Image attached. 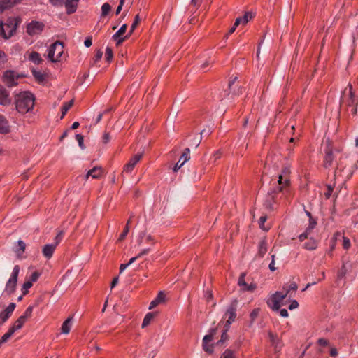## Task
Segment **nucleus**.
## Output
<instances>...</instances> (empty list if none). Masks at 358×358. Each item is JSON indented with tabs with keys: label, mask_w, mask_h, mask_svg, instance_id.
<instances>
[{
	"label": "nucleus",
	"mask_w": 358,
	"mask_h": 358,
	"mask_svg": "<svg viewBox=\"0 0 358 358\" xmlns=\"http://www.w3.org/2000/svg\"><path fill=\"white\" fill-rule=\"evenodd\" d=\"M350 246V240L349 238H348L347 237H345L343 236V248L345 249H348Z\"/></svg>",
	"instance_id": "obj_55"
},
{
	"label": "nucleus",
	"mask_w": 358,
	"mask_h": 358,
	"mask_svg": "<svg viewBox=\"0 0 358 358\" xmlns=\"http://www.w3.org/2000/svg\"><path fill=\"white\" fill-rule=\"evenodd\" d=\"M10 102L8 92L4 87H0V105L6 106Z\"/></svg>",
	"instance_id": "obj_22"
},
{
	"label": "nucleus",
	"mask_w": 358,
	"mask_h": 358,
	"mask_svg": "<svg viewBox=\"0 0 358 358\" xmlns=\"http://www.w3.org/2000/svg\"><path fill=\"white\" fill-rule=\"evenodd\" d=\"M10 131V125L6 118L0 114V134H6Z\"/></svg>",
	"instance_id": "obj_23"
},
{
	"label": "nucleus",
	"mask_w": 358,
	"mask_h": 358,
	"mask_svg": "<svg viewBox=\"0 0 358 358\" xmlns=\"http://www.w3.org/2000/svg\"><path fill=\"white\" fill-rule=\"evenodd\" d=\"M348 87H349V98L352 99V103H355V92H353L352 86L350 83L348 85Z\"/></svg>",
	"instance_id": "obj_46"
},
{
	"label": "nucleus",
	"mask_w": 358,
	"mask_h": 358,
	"mask_svg": "<svg viewBox=\"0 0 358 358\" xmlns=\"http://www.w3.org/2000/svg\"><path fill=\"white\" fill-rule=\"evenodd\" d=\"M216 332L217 329L215 328L211 329L209 331V334L206 335L203 338V349L204 351L209 354H212L213 352L214 346L213 345H209V343L213 341V336Z\"/></svg>",
	"instance_id": "obj_10"
},
{
	"label": "nucleus",
	"mask_w": 358,
	"mask_h": 358,
	"mask_svg": "<svg viewBox=\"0 0 358 358\" xmlns=\"http://www.w3.org/2000/svg\"><path fill=\"white\" fill-rule=\"evenodd\" d=\"M229 329L227 327H224V330L221 336V338L220 341H218L217 344L224 342L228 338V336L227 334V331Z\"/></svg>",
	"instance_id": "obj_50"
},
{
	"label": "nucleus",
	"mask_w": 358,
	"mask_h": 358,
	"mask_svg": "<svg viewBox=\"0 0 358 358\" xmlns=\"http://www.w3.org/2000/svg\"><path fill=\"white\" fill-rule=\"evenodd\" d=\"M76 138L78 141V145L81 149H85V146L84 145V138L81 134H76Z\"/></svg>",
	"instance_id": "obj_43"
},
{
	"label": "nucleus",
	"mask_w": 358,
	"mask_h": 358,
	"mask_svg": "<svg viewBox=\"0 0 358 358\" xmlns=\"http://www.w3.org/2000/svg\"><path fill=\"white\" fill-rule=\"evenodd\" d=\"M26 322V320L24 317L21 316L18 317V319L15 322L13 325L10 327V329H13L14 331L20 329L24 324Z\"/></svg>",
	"instance_id": "obj_30"
},
{
	"label": "nucleus",
	"mask_w": 358,
	"mask_h": 358,
	"mask_svg": "<svg viewBox=\"0 0 358 358\" xmlns=\"http://www.w3.org/2000/svg\"><path fill=\"white\" fill-rule=\"evenodd\" d=\"M8 2V0H0V13H3L6 9L9 8Z\"/></svg>",
	"instance_id": "obj_45"
},
{
	"label": "nucleus",
	"mask_w": 358,
	"mask_h": 358,
	"mask_svg": "<svg viewBox=\"0 0 358 358\" xmlns=\"http://www.w3.org/2000/svg\"><path fill=\"white\" fill-rule=\"evenodd\" d=\"M84 44L87 47V48H89L92 45V38L91 37H88L87 38L85 41H84Z\"/></svg>",
	"instance_id": "obj_62"
},
{
	"label": "nucleus",
	"mask_w": 358,
	"mask_h": 358,
	"mask_svg": "<svg viewBox=\"0 0 358 358\" xmlns=\"http://www.w3.org/2000/svg\"><path fill=\"white\" fill-rule=\"evenodd\" d=\"M17 246L19 247V248L15 250V253L18 258H22V255L24 253L26 248V243L22 240H19L17 241Z\"/></svg>",
	"instance_id": "obj_29"
},
{
	"label": "nucleus",
	"mask_w": 358,
	"mask_h": 358,
	"mask_svg": "<svg viewBox=\"0 0 358 358\" xmlns=\"http://www.w3.org/2000/svg\"><path fill=\"white\" fill-rule=\"evenodd\" d=\"M317 243L314 239H310L304 244V248L308 250H313L317 248Z\"/></svg>",
	"instance_id": "obj_32"
},
{
	"label": "nucleus",
	"mask_w": 358,
	"mask_h": 358,
	"mask_svg": "<svg viewBox=\"0 0 358 358\" xmlns=\"http://www.w3.org/2000/svg\"><path fill=\"white\" fill-rule=\"evenodd\" d=\"M50 3L54 6H62L64 4V0H49Z\"/></svg>",
	"instance_id": "obj_52"
},
{
	"label": "nucleus",
	"mask_w": 358,
	"mask_h": 358,
	"mask_svg": "<svg viewBox=\"0 0 358 358\" xmlns=\"http://www.w3.org/2000/svg\"><path fill=\"white\" fill-rule=\"evenodd\" d=\"M259 312H260V309L259 308H255L250 313V319H251V323H252L256 320V318L257 317V316L259 314Z\"/></svg>",
	"instance_id": "obj_42"
},
{
	"label": "nucleus",
	"mask_w": 358,
	"mask_h": 358,
	"mask_svg": "<svg viewBox=\"0 0 358 358\" xmlns=\"http://www.w3.org/2000/svg\"><path fill=\"white\" fill-rule=\"evenodd\" d=\"M298 286L295 282H292L289 285L283 286L282 292H276L267 301V304L273 311H277L280 308L281 301L285 299L291 291H296Z\"/></svg>",
	"instance_id": "obj_2"
},
{
	"label": "nucleus",
	"mask_w": 358,
	"mask_h": 358,
	"mask_svg": "<svg viewBox=\"0 0 358 358\" xmlns=\"http://www.w3.org/2000/svg\"><path fill=\"white\" fill-rule=\"evenodd\" d=\"M225 317H228L224 327H227L229 329L230 324L235 321L236 317V308L234 304H231L227 310L225 314Z\"/></svg>",
	"instance_id": "obj_13"
},
{
	"label": "nucleus",
	"mask_w": 358,
	"mask_h": 358,
	"mask_svg": "<svg viewBox=\"0 0 358 358\" xmlns=\"http://www.w3.org/2000/svg\"><path fill=\"white\" fill-rule=\"evenodd\" d=\"M14 333L15 331L13 329L10 328L8 331L0 339V343L2 345L3 343L7 342Z\"/></svg>",
	"instance_id": "obj_35"
},
{
	"label": "nucleus",
	"mask_w": 358,
	"mask_h": 358,
	"mask_svg": "<svg viewBox=\"0 0 358 358\" xmlns=\"http://www.w3.org/2000/svg\"><path fill=\"white\" fill-rule=\"evenodd\" d=\"M201 136L200 137H195L193 138L191 141V146H194V148H197L201 142Z\"/></svg>",
	"instance_id": "obj_47"
},
{
	"label": "nucleus",
	"mask_w": 358,
	"mask_h": 358,
	"mask_svg": "<svg viewBox=\"0 0 358 358\" xmlns=\"http://www.w3.org/2000/svg\"><path fill=\"white\" fill-rule=\"evenodd\" d=\"M80 0H64V4L68 15L74 13L78 8Z\"/></svg>",
	"instance_id": "obj_18"
},
{
	"label": "nucleus",
	"mask_w": 358,
	"mask_h": 358,
	"mask_svg": "<svg viewBox=\"0 0 358 358\" xmlns=\"http://www.w3.org/2000/svg\"><path fill=\"white\" fill-rule=\"evenodd\" d=\"M278 311H279L281 317H287L289 316V313L286 309H279Z\"/></svg>",
	"instance_id": "obj_61"
},
{
	"label": "nucleus",
	"mask_w": 358,
	"mask_h": 358,
	"mask_svg": "<svg viewBox=\"0 0 358 358\" xmlns=\"http://www.w3.org/2000/svg\"><path fill=\"white\" fill-rule=\"evenodd\" d=\"M35 96L29 92L24 91L15 94L14 103L16 110L20 114L31 111L34 106Z\"/></svg>",
	"instance_id": "obj_1"
},
{
	"label": "nucleus",
	"mask_w": 358,
	"mask_h": 358,
	"mask_svg": "<svg viewBox=\"0 0 358 358\" xmlns=\"http://www.w3.org/2000/svg\"><path fill=\"white\" fill-rule=\"evenodd\" d=\"M154 313H148L145 316L143 323H142V328L146 327L151 322V320L154 318Z\"/></svg>",
	"instance_id": "obj_33"
},
{
	"label": "nucleus",
	"mask_w": 358,
	"mask_h": 358,
	"mask_svg": "<svg viewBox=\"0 0 358 358\" xmlns=\"http://www.w3.org/2000/svg\"><path fill=\"white\" fill-rule=\"evenodd\" d=\"M141 21V18H140V16L138 14H137L135 17H134V22L132 23L131 26V28H130V30L129 31V36L133 34V32L134 31V30L136 29V27L138 26V24H139Z\"/></svg>",
	"instance_id": "obj_34"
},
{
	"label": "nucleus",
	"mask_w": 358,
	"mask_h": 358,
	"mask_svg": "<svg viewBox=\"0 0 358 358\" xmlns=\"http://www.w3.org/2000/svg\"><path fill=\"white\" fill-rule=\"evenodd\" d=\"M334 160V155L330 148L327 147L325 150V156L324 158V166L328 168L331 166Z\"/></svg>",
	"instance_id": "obj_24"
},
{
	"label": "nucleus",
	"mask_w": 358,
	"mask_h": 358,
	"mask_svg": "<svg viewBox=\"0 0 358 358\" xmlns=\"http://www.w3.org/2000/svg\"><path fill=\"white\" fill-rule=\"evenodd\" d=\"M19 273L20 266L18 265H15L13 269L10 278L6 282L4 290V292L9 295L14 293V292L15 291Z\"/></svg>",
	"instance_id": "obj_6"
},
{
	"label": "nucleus",
	"mask_w": 358,
	"mask_h": 358,
	"mask_svg": "<svg viewBox=\"0 0 358 358\" xmlns=\"http://www.w3.org/2000/svg\"><path fill=\"white\" fill-rule=\"evenodd\" d=\"M32 285H33V283L31 282H30L29 280L25 282L23 284L22 288L23 294H27L29 289L31 288L32 287Z\"/></svg>",
	"instance_id": "obj_40"
},
{
	"label": "nucleus",
	"mask_w": 358,
	"mask_h": 358,
	"mask_svg": "<svg viewBox=\"0 0 358 358\" xmlns=\"http://www.w3.org/2000/svg\"><path fill=\"white\" fill-rule=\"evenodd\" d=\"M71 322H72V317H68L62 324L61 331L62 333L67 334L69 333L71 330Z\"/></svg>",
	"instance_id": "obj_26"
},
{
	"label": "nucleus",
	"mask_w": 358,
	"mask_h": 358,
	"mask_svg": "<svg viewBox=\"0 0 358 358\" xmlns=\"http://www.w3.org/2000/svg\"><path fill=\"white\" fill-rule=\"evenodd\" d=\"M15 28L13 24V21L4 24L2 21L0 22V33L3 38L8 39L15 31Z\"/></svg>",
	"instance_id": "obj_11"
},
{
	"label": "nucleus",
	"mask_w": 358,
	"mask_h": 358,
	"mask_svg": "<svg viewBox=\"0 0 358 358\" xmlns=\"http://www.w3.org/2000/svg\"><path fill=\"white\" fill-rule=\"evenodd\" d=\"M63 53V43L59 41H57L56 42L52 43L48 48L47 57L52 62H57L62 59Z\"/></svg>",
	"instance_id": "obj_4"
},
{
	"label": "nucleus",
	"mask_w": 358,
	"mask_h": 358,
	"mask_svg": "<svg viewBox=\"0 0 358 358\" xmlns=\"http://www.w3.org/2000/svg\"><path fill=\"white\" fill-rule=\"evenodd\" d=\"M299 307V303L297 302V301L296 300H292L291 301V303L289 306V310H294V309H296Z\"/></svg>",
	"instance_id": "obj_59"
},
{
	"label": "nucleus",
	"mask_w": 358,
	"mask_h": 358,
	"mask_svg": "<svg viewBox=\"0 0 358 358\" xmlns=\"http://www.w3.org/2000/svg\"><path fill=\"white\" fill-rule=\"evenodd\" d=\"M7 55L3 51L0 50V66L5 64L7 62Z\"/></svg>",
	"instance_id": "obj_48"
},
{
	"label": "nucleus",
	"mask_w": 358,
	"mask_h": 358,
	"mask_svg": "<svg viewBox=\"0 0 358 358\" xmlns=\"http://www.w3.org/2000/svg\"><path fill=\"white\" fill-rule=\"evenodd\" d=\"M220 358H235L234 352L230 349H227L221 355Z\"/></svg>",
	"instance_id": "obj_38"
},
{
	"label": "nucleus",
	"mask_w": 358,
	"mask_h": 358,
	"mask_svg": "<svg viewBox=\"0 0 358 358\" xmlns=\"http://www.w3.org/2000/svg\"><path fill=\"white\" fill-rule=\"evenodd\" d=\"M33 312V306H29L22 315H21L22 317H24V319L27 321L28 318L31 317Z\"/></svg>",
	"instance_id": "obj_39"
},
{
	"label": "nucleus",
	"mask_w": 358,
	"mask_h": 358,
	"mask_svg": "<svg viewBox=\"0 0 358 358\" xmlns=\"http://www.w3.org/2000/svg\"><path fill=\"white\" fill-rule=\"evenodd\" d=\"M267 217L266 216H262L259 220V227L264 230V231H268L269 227H266L264 226V223L266 220Z\"/></svg>",
	"instance_id": "obj_41"
},
{
	"label": "nucleus",
	"mask_w": 358,
	"mask_h": 358,
	"mask_svg": "<svg viewBox=\"0 0 358 358\" xmlns=\"http://www.w3.org/2000/svg\"><path fill=\"white\" fill-rule=\"evenodd\" d=\"M102 174V168L101 166H94L87 172L85 179L87 180L90 177H92L94 179H98L101 177Z\"/></svg>",
	"instance_id": "obj_20"
},
{
	"label": "nucleus",
	"mask_w": 358,
	"mask_h": 358,
	"mask_svg": "<svg viewBox=\"0 0 358 358\" xmlns=\"http://www.w3.org/2000/svg\"><path fill=\"white\" fill-rule=\"evenodd\" d=\"M330 355L333 357H336L338 355V350L336 348H331Z\"/></svg>",
	"instance_id": "obj_64"
},
{
	"label": "nucleus",
	"mask_w": 358,
	"mask_h": 358,
	"mask_svg": "<svg viewBox=\"0 0 358 358\" xmlns=\"http://www.w3.org/2000/svg\"><path fill=\"white\" fill-rule=\"evenodd\" d=\"M279 192H282L285 196V199L289 200V195L290 194L289 189H284V186L273 187L268 192V194H266L264 201V206L266 209H275V204L276 203V195Z\"/></svg>",
	"instance_id": "obj_3"
},
{
	"label": "nucleus",
	"mask_w": 358,
	"mask_h": 358,
	"mask_svg": "<svg viewBox=\"0 0 358 358\" xmlns=\"http://www.w3.org/2000/svg\"><path fill=\"white\" fill-rule=\"evenodd\" d=\"M64 231H59L58 234H57L55 242L51 244H45L43 249H42V253L43 255L48 259H50L53 253L57 248V246L59 245V243L61 242L64 237Z\"/></svg>",
	"instance_id": "obj_5"
},
{
	"label": "nucleus",
	"mask_w": 358,
	"mask_h": 358,
	"mask_svg": "<svg viewBox=\"0 0 358 358\" xmlns=\"http://www.w3.org/2000/svg\"><path fill=\"white\" fill-rule=\"evenodd\" d=\"M213 131V129L212 127L208 126L206 128H205L204 129H203L201 132H200V134H201V136L202 135H206V136H208L210 135Z\"/></svg>",
	"instance_id": "obj_53"
},
{
	"label": "nucleus",
	"mask_w": 358,
	"mask_h": 358,
	"mask_svg": "<svg viewBox=\"0 0 358 358\" xmlns=\"http://www.w3.org/2000/svg\"><path fill=\"white\" fill-rule=\"evenodd\" d=\"M102 141L104 144L108 143L110 141V136L109 133L105 132L102 137Z\"/></svg>",
	"instance_id": "obj_57"
},
{
	"label": "nucleus",
	"mask_w": 358,
	"mask_h": 358,
	"mask_svg": "<svg viewBox=\"0 0 358 358\" xmlns=\"http://www.w3.org/2000/svg\"><path fill=\"white\" fill-rule=\"evenodd\" d=\"M103 56V52L100 50H97L94 55V62H99Z\"/></svg>",
	"instance_id": "obj_58"
},
{
	"label": "nucleus",
	"mask_w": 358,
	"mask_h": 358,
	"mask_svg": "<svg viewBox=\"0 0 358 358\" xmlns=\"http://www.w3.org/2000/svg\"><path fill=\"white\" fill-rule=\"evenodd\" d=\"M267 252V243L265 239L262 240L259 243L258 255L264 257Z\"/></svg>",
	"instance_id": "obj_28"
},
{
	"label": "nucleus",
	"mask_w": 358,
	"mask_h": 358,
	"mask_svg": "<svg viewBox=\"0 0 358 358\" xmlns=\"http://www.w3.org/2000/svg\"><path fill=\"white\" fill-rule=\"evenodd\" d=\"M111 10V6L109 3H105L101 6V17L106 16Z\"/></svg>",
	"instance_id": "obj_36"
},
{
	"label": "nucleus",
	"mask_w": 358,
	"mask_h": 358,
	"mask_svg": "<svg viewBox=\"0 0 358 358\" xmlns=\"http://www.w3.org/2000/svg\"><path fill=\"white\" fill-rule=\"evenodd\" d=\"M143 157L142 153H138L130 159L129 162L124 166L123 171L126 173H131L134 169L136 164Z\"/></svg>",
	"instance_id": "obj_16"
},
{
	"label": "nucleus",
	"mask_w": 358,
	"mask_h": 358,
	"mask_svg": "<svg viewBox=\"0 0 358 358\" xmlns=\"http://www.w3.org/2000/svg\"><path fill=\"white\" fill-rule=\"evenodd\" d=\"M44 27L45 25L42 22L31 21L27 25V33L31 36L40 34Z\"/></svg>",
	"instance_id": "obj_9"
},
{
	"label": "nucleus",
	"mask_w": 358,
	"mask_h": 358,
	"mask_svg": "<svg viewBox=\"0 0 358 358\" xmlns=\"http://www.w3.org/2000/svg\"><path fill=\"white\" fill-rule=\"evenodd\" d=\"M19 77V75L15 71L8 70L6 71L3 75V82L8 87H14L17 85V79Z\"/></svg>",
	"instance_id": "obj_8"
},
{
	"label": "nucleus",
	"mask_w": 358,
	"mask_h": 358,
	"mask_svg": "<svg viewBox=\"0 0 358 358\" xmlns=\"http://www.w3.org/2000/svg\"><path fill=\"white\" fill-rule=\"evenodd\" d=\"M29 59L34 62L35 64H39L43 62L40 54L35 51H33L29 54Z\"/></svg>",
	"instance_id": "obj_27"
},
{
	"label": "nucleus",
	"mask_w": 358,
	"mask_h": 358,
	"mask_svg": "<svg viewBox=\"0 0 358 358\" xmlns=\"http://www.w3.org/2000/svg\"><path fill=\"white\" fill-rule=\"evenodd\" d=\"M73 104V100H71L69 102H66L62 107V115L61 119L64 118L68 110L72 107Z\"/></svg>",
	"instance_id": "obj_31"
},
{
	"label": "nucleus",
	"mask_w": 358,
	"mask_h": 358,
	"mask_svg": "<svg viewBox=\"0 0 358 358\" xmlns=\"http://www.w3.org/2000/svg\"><path fill=\"white\" fill-rule=\"evenodd\" d=\"M149 252H150L149 248L143 249L141 252H139L137 255V257L140 258V257H143V255H147Z\"/></svg>",
	"instance_id": "obj_63"
},
{
	"label": "nucleus",
	"mask_w": 358,
	"mask_h": 358,
	"mask_svg": "<svg viewBox=\"0 0 358 358\" xmlns=\"http://www.w3.org/2000/svg\"><path fill=\"white\" fill-rule=\"evenodd\" d=\"M346 272H347V269H346L345 265L343 264L342 266L340 271L338 273V278H342L343 277L345 276V275L346 274Z\"/></svg>",
	"instance_id": "obj_56"
},
{
	"label": "nucleus",
	"mask_w": 358,
	"mask_h": 358,
	"mask_svg": "<svg viewBox=\"0 0 358 358\" xmlns=\"http://www.w3.org/2000/svg\"><path fill=\"white\" fill-rule=\"evenodd\" d=\"M129 232V227L126 226L124 231L122 232V234L120 235L119 241H122L125 238V237L127 236Z\"/></svg>",
	"instance_id": "obj_54"
},
{
	"label": "nucleus",
	"mask_w": 358,
	"mask_h": 358,
	"mask_svg": "<svg viewBox=\"0 0 358 358\" xmlns=\"http://www.w3.org/2000/svg\"><path fill=\"white\" fill-rule=\"evenodd\" d=\"M245 273H242L238 280V285L241 287V290L244 292H253L256 288L257 285L255 283H250L248 285L245 281Z\"/></svg>",
	"instance_id": "obj_15"
},
{
	"label": "nucleus",
	"mask_w": 358,
	"mask_h": 358,
	"mask_svg": "<svg viewBox=\"0 0 358 358\" xmlns=\"http://www.w3.org/2000/svg\"><path fill=\"white\" fill-rule=\"evenodd\" d=\"M39 276L40 273L37 271H35L31 275L29 281L31 282L32 283L36 282Z\"/></svg>",
	"instance_id": "obj_51"
},
{
	"label": "nucleus",
	"mask_w": 358,
	"mask_h": 358,
	"mask_svg": "<svg viewBox=\"0 0 358 358\" xmlns=\"http://www.w3.org/2000/svg\"><path fill=\"white\" fill-rule=\"evenodd\" d=\"M327 192L324 193V196L326 199H329V197L331 196L332 192L334 190V187L331 185H327Z\"/></svg>",
	"instance_id": "obj_49"
},
{
	"label": "nucleus",
	"mask_w": 358,
	"mask_h": 358,
	"mask_svg": "<svg viewBox=\"0 0 358 358\" xmlns=\"http://www.w3.org/2000/svg\"><path fill=\"white\" fill-rule=\"evenodd\" d=\"M190 150L189 148H185L183 153L180 156L178 162L176 164L175 166L173 167V171L176 172L178 171L182 165L190 159Z\"/></svg>",
	"instance_id": "obj_17"
},
{
	"label": "nucleus",
	"mask_w": 358,
	"mask_h": 358,
	"mask_svg": "<svg viewBox=\"0 0 358 358\" xmlns=\"http://www.w3.org/2000/svg\"><path fill=\"white\" fill-rule=\"evenodd\" d=\"M113 57V50L110 48L107 47L106 49V59L108 62H110Z\"/></svg>",
	"instance_id": "obj_44"
},
{
	"label": "nucleus",
	"mask_w": 358,
	"mask_h": 358,
	"mask_svg": "<svg viewBox=\"0 0 358 358\" xmlns=\"http://www.w3.org/2000/svg\"><path fill=\"white\" fill-rule=\"evenodd\" d=\"M15 307L16 305L15 303H10L5 310L0 313V326L8 320L14 311Z\"/></svg>",
	"instance_id": "obj_14"
},
{
	"label": "nucleus",
	"mask_w": 358,
	"mask_h": 358,
	"mask_svg": "<svg viewBox=\"0 0 358 358\" xmlns=\"http://www.w3.org/2000/svg\"><path fill=\"white\" fill-rule=\"evenodd\" d=\"M254 17V14L252 12H245L243 17H238L235 20V27H238L239 24H245L249 20Z\"/></svg>",
	"instance_id": "obj_25"
},
{
	"label": "nucleus",
	"mask_w": 358,
	"mask_h": 358,
	"mask_svg": "<svg viewBox=\"0 0 358 358\" xmlns=\"http://www.w3.org/2000/svg\"><path fill=\"white\" fill-rule=\"evenodd\" d=\"M32 74L37 81L39 83L43 82L45 80V76L40 71L36 70L32 71Z\"/></svg>",
	"instance_id": "obj_37"
},
{
	"label": "nucleus",
	"mask_w": 358,
	"mask_h": 358,
	"mask_svg": "<svg viewBox=\"0 0 358 358\" xmlns=\"http://www.w3.org/2000/svg\"><path fill=\"white\" fill-rule=\"evenodd\" d=\"M269 340L273 346L276 352L280 351L282 347V344L281 340L278 338L276 334H274L273 332H268Z\"/></svg>",
	"instance_id": "obj_19"
},
{
	"label": "nucleus",
	"mask_w": 358,
	"mask_h": 358,
	"mask_svg": "<svg viewBox=\"0 0 358 358\" xmlns=\"http://www.w3.org/2000/svg\"><path fill=\"white\" fill-rule=\"evenodd\" d=\"M166 301V294L163 291H160L156 298L152 301L149 306V309H153L158 305L164 303Z\"/></svg>",
	"instance_id": "obj_21"
},
{
	"label": "nucleus",
	"mask_w": 358,
	"mask_h": 358,
	"mask_svg": "<svg viewBox=\"0 0 358 358\" xmlns=\"http://www.w3.org/2000/svg\"><path fill=\"white\" fill-rule=\"evenodd\" d=\"M22 0H8V6L9 8L14 6L15 4L20 3Z\"/></svg>",
	"instance_id": "obj_60"
},
{
	"label": "nucleus",
	"mask_w": 358,
	"mask_h": 358,
	"mask_svg": "<svg viewBox=\"0 0 358 358\" xmlns=\"http://www.w3.org/2000/svg\"><path fill=\"white\" fill-rule=\"evenodd\" d=\"M291 173L290 166H286L282 169L281 173L278 176L277 183L278 186H284V189H289L288 188L290 184L289 175Z\"/></svg>",
	"instance_id": "obj_7"
},
{
	"label": "nucleus",
	"mask_w": 358,
	"mask_h": 358,
	"mask_svg": "<svg viewBox=\"0 0 358 358\" xmlns=\"http://www.w3.org/2000/svg\"><path fill=\"white\" fill-rule=\"evenodd\" d=\"M127 29V24H124L119 29V30L113 35L112 38L114 41L116 42L117 45L122 44L127 38L129 37V34L127 36L122 37V36L126 32Z\"/></svg>",
	"instance_id": "obj_12"
}]
</instances>
